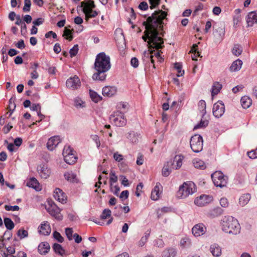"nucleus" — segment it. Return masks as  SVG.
I'll use <instances>...</instances> for the list:
<instances>
[{
    "instance_id": "nucleus-1",
    "label": "nucleus",
    "mask_w": 257,
    "mask_h": 257,
    "mask_svg": "<svg viewBox=\"0 0 257 257\" xmlns=\"http://www.w3.org/2000/svg\"><path fill=\"white\" fill-rule=\"evenodd\" d=\"M167 13L162 10L155 11L151 16L149 17L146 21L143 22V24L145 26V31L144 35L142 36V39L144 41H147L148 48L150 53H148L150 57L151 63L153 64L154 69L156 68L153 59V51L152 49L159 50L164 47V40L159 35L164 36L165 32L163 31V25L164 24L163 20L167 18Z\"/></svg>"
},
{
    "instance_id": "nucleus-2",
    "label": "nucleus",
    "mask_w": 257,
    "mask_h": 257,
    "mask_svg": "<svg viewBox=\"0 0 257 257\" xmlns=\"http://www.w3.org/2000/svg\"><path fill=\"white\" fill-rule=\"evenodd\" d=\"M110 59L105 53L101 52L97 55L94 69L96 71L93 75L92 78L94 80L103 81L106 79V73L110 69Z\"/></svg>"
},
{
    "instance_id": "nucleus-3",
    "label": "nucleus",
    "mask_w": 257,
    "mask_h": 257,
    "mask_svg": "<svg viewBox=\"0 0 257 257\" xmlns=\"http://www.w3.org/2000/svg\"><path fill=\"white\" fill-rule=\"evenodd\" d=\"M222 230L226 233L237 234L240 231V225L236 219L232 216H225L221 222Z\"/></svg>"
},
{
    "instance_id": "nucleus-4",
    "label": "nucleus",
    "mask_w": 257,
    "mask_h": 257,
    "mask_svg": "<svg viewBox=\"0 0 257 257\" xmlns=\"http://www.w3.org/2000/svg\"><path fill=\"white\" fill-rule=\"evenodd\" d=\"M195 184L192 181L184 182L180 186L176 196L178 198H185L196 192Z\"/></svg>"
},
{
    "instance_id": "nucleus-5",
    "label": "nucleus",
    "mask_w": 257,
    "mask_h": 257,
    "mask_svg": "<svg viewBox=\"0 0 257 257\" xmlns=\"http://www.w3.org/2000/svg\"><path fill=\"white\" fill-rule=\"evenodd\" d=\"M63 156L65 162L69 165L75 164L77 160L76 152L69 146L64 147Z\"/></svg>"
},
{
    "instance_id": "nucleus-6",
    "label": "nucleus",
    "mask_w": 257,
    "mask_h": 257,
    "mask_svg": "<svg viewBox=\"0 0 257 257\" xmlns=\"http://www.w3.org/2000/svg\"><path fill=\"white\" fill-rule=\"evenodd\" d=\"M203 139L199 135H195L191 138L190 145L194 152L199 153L203 149Z\"/></svg>"
},
{
    "instance_id": "nucleus-7",
    "label": "nucleus",
    "mask_w": 257,
    "mask_h": 257,
    "mask_svg": "<svg viewBox=\"0 0 257 257\" xmlns=\"http://www.w3.org/2000/svg\"><path fill=\"white\" fill-rule=\"evenodd\" d=\"M211 178L217 187H223L226 185L227 178L220 171H216L211 175Z\"/></svg>"
},
{
    "instance_id": "nucleus-8",
    "label": "nucleus",
    "mask_w": 257,
    "mask_h": 257,
    "mask_svg": "<svg viewBox=\"0 0 257 257\" xmlns=\"http://www.w3.org/2000/svg\"><path fill=\"white\" fill-rule=\"evenodd\" d=\"M110 119L117 126H123L126 123L123 113L119 111H115L110 116Z\"/></svg>"
},
{
    "instance_id": "nucleus-9",
    "label": "nucleus",
    "mask_w": 257,
    "mask_h": 257,
    "mask_svg": "<svg viewBox=\"0 0 257 257\" xmlns=\"http://www.w3.org/2000/svg\"><path fill=\"white\" fill-rule=\"evenodd\" d=\"M49 213L58 221L62 220L63 216L61 213V209L54 203L51 204L47 208Z\"/></svg>"
},
{
    "instance_id": "nucleus-10",
    "label": "nucleus",
    "mask_w": 257,
    "mask_h": 257,
    "mask_svg": "<svg viewBox=\"0 0 257 257\" xmlns=\"http://www.w3.org/2000/svg\"><path fill=\"white\" fill-rule=\"evenodd\" d=\"M225 111V106L221 101H218L214 104L213 106V114L217 118H219L222 116Z\"/></svg>"
},
{
    "instance_id": "nucleus-11",
    "label": "nucleus",
    "mask_w": 257,
    "mask_h": 257,
    "mask_svg": "<svg viewBox=\"0 0 257 257\" xmlns=\"http://www.w3.org/2000/svg\"><path fill=\"white\" fill-rule=\"evenodd\" d=\"M66 86L73 90L78 89L81 85L79 77L76 75L68 78L66 82Z\"/></svg>"
},
{
    "instance_id": "nucleus-12",
    "label": "nucleus",
    "mask_w": 257,
    "mask_h": 257,
    "mask_svg": "<svg viewBox=\"0 0 257 257\" xmlns=\"http://www.w3.org/2000/svg\"><path fill=\"white\" fill-rule=\"evenodd\" d=\"M212 200V197L206 195H201L199 197L196 198L194 203L198 206H204Z\"/></svg>"
},
{
    "instance_id": "nucleus-13",
    "label": "nucleus",
    "mask_w": 257,
    "mask_h": 257,
    "mask_svg": "<svg viewBox=\"0 0 257 257\" xmlns=\"http://www.w3.org/2000/svg\"><path fill=\"white\" fill-rule=\"evenodd\" d=\"M206 228L203 223H198L195 225L192 228V232L195 236H200L204 234Z\"/></svg>"
},
{
    "instance_id": "nucleus-14",
    "label": "nucleus",
    "mask_w": 257,
    "mask_h": 257,
    "mask_svg": "<svg viewBox=\"0 0 257 257\" xmlns=\"http://www.w3.org/2000/svg\"><path fill=\"white\" fill-rule=\"evenodd\" d=\"M38 172L42 178L47 179L50 176L51 170L46 164H41L38 167Z\"/></svg>"
},
{
    "instance_id": "nucleus-15",
    "label": "nucleus",
    "mask_w": 257,
    "mask_h": 257,
    "mask_svg": "<svg viewBox=\"0 0 257 257\" xmlns=\"http://www.w3.org/2000/svg\"><path fill=\"white\" fill-rule=\"evenodd\" d=\"M162 190V186L160 183H157L152 191L151 198L153 200H157L160 198Z\"/></svg>"
},
{
    "instance_id": "nucleus-16",
    "label": "nucleus",
    "mask_w": 257,
    "mask_h": 257,
    "mask_svg": "<svg viewBox=\"0 0 257 257\" xmlns=\"http://www.w3.org/2000/svg\"><path fill=\"white\" fill-rule=\"evenodd\" d=\"M54 197L55 199L62 203H65L67 200V196L59 189L56 188L54 191Z\"/></svg>"
},
{
    "instance_id": "nucleus-17",
    "label": "nucleus",
    "mask_w": 257,
    "mask_h": 257,
    "mask_svg": "<svg viewBox=\"0 0 257 257\" xmlns=\"http://www.w3.org/2000/svg\"><path fill=\"white\" fill-rule=\"evenodd\" d=\"M246 21L248 27H252L254 24L257 23V11L249 13L246 18Z\"/></svg>"
},
{
    "instance_id": "nucleus-18",
    "label": "nucleus",
    "mask_w": 257,
    "mask_h": 257,
    "mask_svg": "<svg viewBox=\"0 0 257 257\" xmlns=\"http://www.w3.org/2000/svg\"><path fill=\"white\" fill-rule=\"evenodd\" d=\"M38 229L40 233L44 235H48L50 234L51 231L50 225L48 222L46 221L42 222Z\"/></svg>"
},
{
    "instance_id": "nucleus-19",
    "label": "nucleus",
    "mask_w": 257,
    "mask_h": 257,
    "mask_svg": "<svg viewBox=\"0 0 257 257\" xmlns=\"http://www.w3.org/2000/svg\"><path fill=\"white\" fill-rule=\"evenodd\" d=\"M61 142L60 137L54 136L50 138L47 142V148L52 151Z\"/></svg>"
},
{
    "instance_id": "nucleus-20",
    "label": "nucleus",
    "mask_w": 257,
    "mask_h": 257,
    "mask_svg": "<svg viewBox=\"0 0 257 257\" xmlns=\"http://www.w3.org/2000/svg\"><path fill=\"white\" fill-rule=\"evenodd\" d=\"M116 92L117 89L115 87L107 86L103 88L102 93L104 96L111 97L115 94Z\"/></svg>"
},
{
    "instance_id": "nucleus-21",
    "label": "nucleus",
    "mask_w": 257,
    "mask_h": 257,
    "mask_svg": "<svg viewBox=\"0 0 257 257\" xmlns=\"http://www.w3.org/2000/svg\"><path fill=\"white\" fill-rule=\"evenodd\" d=\"M50 249V246L47 242H41L38 248V251L41 254H46L49 251Z\"/></svg>"
},
{
    "instance_id": "nucleus-22",
    "label": "nucleus",
    "mask_w": 257,
    "mask_h": 257,
    "mask_svg": "<svg viewBox=\"0 0 257 257\" xmlns=\"http://www.w3.org/2000/svg\"><path fill=\"white\" fill-rule=\"evenodd\" d=\"M27 186L33 188L37 191H40L41 190V186L38 180L35 178H32L27 183Z\"/></svg>"
},
{
    "instance_id": "nucleus-23",
    "label": "nucleus",
    "mask_w": 257,
    "mask_h": 257,
    "mask_svg": "<svg viewBox=\"0 0 257 257\" xmlns=\"http://www.w3.org/2000/svg\"><path fill=\"white\" fill-rule=\"evenodd\" d=\"M223 210L219 207H215L210 210L207 212V216L211 218L217 217L223 213Z\"/></svg>"
},
{
    "instance_id": "nucleus-24",
    "label": "nucleus",
    "mask_w": 257,
    "mask_h": 257,
    "mask_svg": "<svg viewBox=\"0 0 257 257\" xmlns=\"http://www.w3.org/2000/svg\"><path fill=\"white\" fill-rule=\"evenodd\" d=\"M184 159V156L182 155H176L174 158L173 163L170 162L172 166L175 165V169L180 168L182 165V161Z\"/></svg>"
},
{
    "instance_id": "nucleus-25",
    "label": "nucleus",
    "mask_w": 257,
    "mask_h": 257,
    "mask_svg": "<svg viewBox=\"0 0 257 257\" xmlns=\"http://www.w3.org/2000/svg\"><path fill=\"white\" fill-rule=\"evenodd\" d=\"M210 250L214 256H219L221 254V248L217 244H212L210 247Z\"/></svg>"
},
{
    "instance_id": "nucleus-26",
    "label": "nucleus",
    "mask_w": 257,
    "mask_h": 257,
    "mask_svg": "<svg viewBox=\"0 0 257 257\" xmlns=\"http://www.w3.org/2000/svg\"><path fill=\"white\" fill-rule=\"evenodd\" d=\"M69 28H70V26L68 27H66L65 28L63 37H65L66 39L68 40L69 41H71L73 39V33L74 32L73 29L70 30Z\"/></svg>"
},
{
    "instance_id": "nucleus-27",
    "label": "nucleus",
    "mask_w": 257,
    "mask_h": 257,
    "mask_svg": "<svg viewBox=\"0 0 257 257\" xmlns=\"http://www.w3.org/2000/svg\"><path fill=\"white\" fill-rule=\"evenodd\" d=\"M242 65V61L240 59H237L232 63L229 68L230 71L231 72L238 71L241 69Z\"/></svg>"
},
{
    "instance_id": "nucleus-28",
    "label": "nucleus",
    "mask_w": 257,
    "mask_h": 257,
    "mask_svg": "<svg viewBox=\"0 0 257 257\" xmlns=\"http://www.w3.org/2000/svg\"><path fill=\"white\" fill-rule=\"evenodd\" d=\"M111 211L110 210H109V209H105L101 216H100V218L101 219H105L107 218H109V220H108L107 222V224H110L112 222V220H113V218L112 217H111Z\"/></svg>"
},
{
    "instance_id": "nucleus-29",
    "label": "nucleus",
    "mask_w": 257,
    "mask_h": 257,
    "mask_svg": "<svg viewBox=\"0 0 257 257\" xmlns=\"http://www.w3.org/2000/svg\"><path fill=\"white\" fill-rule=\"evenodd\" d=\"M240 103L243 108H248L252 103V100L247 96H244L240 99Z\"/></svg>"
},
{
    "instance_id": "nucleus-30",
    "label": "nucleus",
    "mask_w": 257,
    "mask_h": 257,
    "mask_svg": "<svg viewBox=\"0 0 257 257\" xmlns=\"http://www.w3.org/2000/svg\"><path fill=\"white\" fill-rule=\"evenodd\" d=\"M81 7H83V11L93 10L96 7L94 2L93 1L85 3L81 2Z\"/></svg>"
},
{
    "instance_id": "nucleus-31",
    "label": "nucleus",
    "mask_w": 257,
    "mask_h": 257,
    "mask_svg": "<svg viewBox=\"0 0 257 257\" xmlns=\"http://www.w3.org/2000/svg\"><path fill=\"white\" fill-rule=\"evenodd\" d=\"M240 12V9H237L234 10L235 15L233 18L234 27H236L241 21Z\"/></svg>"
},
{
    "instance_id": "nucleus-32",
    "label": "nucleus",
    "mask_w": 257,
    "mask_h": 257,
    "mask_svg": "<svg viewBox=\"0 0 257 257\" xmlns=\"http://www.w3.org/2000/svg\"><path fill=\"white\" fill-rule=\"evenodd\" d=\"M213 35L218 40H222L224 35V31L221 28L218 27L213 31Z\"/></svg>"
},
{
    "instance_id": "nucleus-33",
    "label": "nucleus",
    "mask_w": 257,
    "mask_h": 257,
    "mask_svg": "<svg viewBox=\"0 0 257 257\" xmlns=\"http://www.w3.org/2000/svg\"><path fill=\"white\" fill-rule=\"evenodd\" d=\"M52 247L56 253L61 256H63L65 254V250L61 245L57 243H55L53 244Z\"/></svg>"
},
{
    "instance_id": "nucleus-34",
    "label": "nucleus",
    "mask_w": 257,
    "mask_h": 257,
    "mask_svg": "<svg viewBox=\"0 0 257 257\" xmlns=\"http://www.w3.org/2000/svg\"><path fill=\"white\" fill-rule=\"evenodd\" d=\"M250 195L249 194H245L242 195L239 199V203L241 206L246 205L250 199Z\"/></svg>"
},
{
    "instance_id": "nucleus-35",
    "label": "nucleus",
    "mask_w": 257,
    "mask_h": 257,
    "mask_svg": "<svg viewBox=\"0 0 257 257\" xmlns=\"http://www.w3.org/2000/svg\"><path fill=\"white\" fill-rule=\"evenodd\" d=\"M192 163L196 168L203 170L206 168L204 162L199 159H194L192 161Z\"/></svg>"
},
{
    "instance_id": "nucleus-36",
    "label": "nucleus",
    "mask_w": 257,
    "mask_h": 257,
    "mask_svg": "<svg viewBox=\"0 0 257 257\" xmlns=\"http://www.w3.org/2000/svg\"><path fill=\"white\" fill-rule=\"evenodd\" d=\"M176 252L173 248L164 250L162 254V257H175Z\"/></svg>"
},
{
    "instance_id": "nucleus-37",
    "label": "nucleus",
    "mask_w": 257,
    "mask_h": 257,
    "mask_svg": "<svg viewBox=\"0 0 257 257\" xmlns=\"http://www.w3.org/2000/svg\"><path fill=\"white\" fill-rule=\"evenodd\" d=\"M64 176L66 180L70 182H74L77 181L76 176L72 171L65 172Z\"/></svg>"
},
{
    "instance_id": "nucleus-38",
    "label": "nucleus",
    "mask_w": 257,
    "mask_h": 257,
    "mask_svg": "<svg viewBox=\"0 0 257 257\" xmlns=\"http://www.w3.org/2000/svg\"><path fill=\"white\" fill-rule=\"evenodd\" d=\"M85 16V20L88 21L90 18H95L96 17L98 13L96 11L91 10L87 11H83Z\"/></svg>"
},
{
    "instance_id": "nucleus-39",
    "label": "nucleus",
    "mask_w": 257,
    "mask_h": 257,
    "mask_svg": "<svg viewBox=\"0 0 257 257\" xmlns=\"http://www.w3.org/2000/svg\"><path fill=\"white\" fill-rule=\"evenodd\" d=\"M221 88L222 85L220 83H219L218 82H214L212 88V95L214 96L217 94Z\"/></svg>"
},
{
    "instance_id": "nucleus-40",
    "label": "nucleus",
    "mask_w": 257,
    "mask_h": 257,
    "mask_svg": "<svg viewBox=\"0 0 257 257\" xmlns=\"http://www.w3.org/2000/svg\"><path fill=\"white\" fill-rule=\"evenodd\" d=\"M89 93L91 99L94 102L97 103L102 100V97L94 91L90 90Z\"/></svg>"
},
{
    "instance_id": "nucleus-41",
    "label": "nucleus",
    "mask_w": 257,
    "mask_h": 257,
    "mask_svg": "<svg viewBox=\"0 0 257 257\" xmlns=\"http://www.w3.org/2000/svg\"><path fill=\"white\" fill-rule=\"evenodd\" d=\"M206 102L203 100H201L199 101L198 103V109L200 111L202 117H203L206 114Z\"/></svg>"
},
{
    "instance_id": "nucleus-42",
    "label": "nucleus",
    "mask_w": 257,
    "mask_h": 257,
    "mask_svg": "<svg viewBox=\"0 0 257 257\" xmlns=\"http://www.w3.org/2000/svg\"><path fill=\"white\" fill-rule=\"evenodd\" d=\"M232 54L235 56H239L242 52V48L239 44H235L232 49Z\"/></svg>"
},
{
    "instance_id": "nucleus-43",
    "label": "nucleus",
    "mask_w": 257,
    "mask_h": 257,
    "mask_svg": "<svg viewBox=\"0 0 257 257\" xmlns=\"http://www.w3.org/2000/svg\"><path fill=\"white\" fill-rule=\"evenodd\" d=\"M172 166L171 165L170 162H167L166 164H165L162 171V175L164 177L168 176L171 172V170L170 168V166Z\"/></svg>"
},
{
    "instance_id": "nucleus-44",
    "label": "nucleus",
    "mask_w": 257,
    "mask_h": 257,
    "mask_svg": "<svg viewBox=\"0 0 257 257\" xmlns=\"http://www.w3.org/2000/svg\"><path fill=\"white\" fill-rule=\"evenodd\" d=\"M4 223L6 228L9 230H12L15 227V224L13 221L10 218H4Z\"/></svg>"
},
{
    "instance_id": "nucleus-45",
    "label": "nucleus",
    "mask_w": 257,
    "mask_h": 257,
    "mask_svg": "<svg viewBox=\"0 0 257 257\" xmlns=\"http://www.w3.org/2000/svg\"><path fill=\"white\" fill-rule=\"evenodd\" d=\"M174 68L177 70L178 77L182 76L184 74V71L182 70V65L181 63H175L174 64Z\"/></svg>"
},
{
    "instance_id": "nucleus-46",
    "label": "nucleus",
    "mask_w": 257,
    "mask_h": 257,
    "mask_svg": "<svg viewBox=\"0 0 257 257\" xmlns=\"http://www.w3.org/2000/svg\"><path fill=\"white\" fill-rule=\"evenodd\" d=\"M118 178L114 172H111L110 173V190L113 191L112 185L113 184L116 183L117 181Z\"/></svg>"
},
{
    "instance_id": "nucleus-47",
    "label": "nucleus",
    "mask_w": 257,
    "mask_h": 257,
    "mask_svg": "<svg viewBox=\"0 0 257 257\" xmlns=\"http://www.w3.org/2000/svg\"><path fill=\"white\" fill-rule=\"evenodd\" d=\"M208 120L201 119L199 123H198L195 126H194V130H196L199 128L205 127L208 125Z\"/></svg>"
},
{
    "instance_id": "nucleus-48",
    "label": "nucleus",
    "mask_w": 257,
    "mask_h": 257,
    "mask_svg": "<svg viewBox=\"0 0 257 257\" xmlns=\"http://www.w3.org/2000/svg\"><path fill=\"white\" fill-rule=\"evenodd\" d=\"M31 6V0H25L24 1V6L23 10L24 12L28 13L30 11Z\"/></svg>"
},
{
    "instance_id": "nucleus-49",
    "label": "nucleus",
    "mask_w": 257,
    "mask_h": 257,
    "mask_svg": "<svg viewBox=\"0 0 257 257\" xmlns=\"http://www.w3.org/2000/svg\"><path fill=\"white\" fill-rule=\"evenodd\" d=\"M190 239L188 237L183 238L180 241L181 245L184 247L190 246Z\"/></svg>"
},
{
    "instance_id": "nucleus-50",
    "label": "nucleus",
    "mask_w": 257,
    "mask_h": 257,
    "mask_svg": "<svg viewBox=\"0 0 257 257\" xmlns=\"http://www.w3.org/2000/svg\"><path fill=\"white\" fill-rule=\"evenodd\" d=\"M78 51V45H75L70 50L69 53L71 58L75 56Z\"/></svg>"
},
{
    "instance_id": "nucleus-51",
    "label": "nucleus",
    "mask_w": 257,
    "mask_h": 257,
    "mask_svg": "<svg viewBox=\"0 0 257 257\" xmlns=\"http://www.w3.org/2000/svg\"><path fill=\"white\" fill-rule=\"evenodd\" d=\"M149 1L150 4V9H154L160 5L161 0H149Z\"/></svg>"
},
{
    "instance_id": "nucleus-52",
    "label": "nucleus",
    "mask_w": 257,
    "mask_h": 257,
    "mask_svg": "<svg viewBox=\"0 0 257 257\" xmlns=\"http://www.w3.org/2000/svg\"><path fill=\"white\" fill-rule=\"evenodd\" d=\"M18 235L20 238H24L27 237L28 235V232L27 230L24 229H19L17 233Z\"/></svg>"
},
{
    "instance_id": "nucleus-53",
    "label": "nucleus",
    "mask_w": 257,
    "mask_h": 257,
    "mask_svg": "<svg viewBox=\"0 0 257 257\" xmlns=\"http://www.w3.org/2000/svg\"><path fill=\"white\" fill-rule=\"evenodd\" d=\"M73 231L71 228H66L65 229L66 234L69 240H71L73 239Z\"/></svg>"
},
{
    "instance_id": "nucleus-54",
    "label": "nucleus",
    "mask_w": 257,
    "mask_h": 257,
    "mask_svg": "<svg viewBox=\"0 0 257 257\" xmlns=\"http://www.w3.org/2000/svg\"><path fill=\"white\" fill-rule=\"evenodd\" d=\"M12 237V233L10 231H6L0 240L3 241L4 239L9 240Z\"/></svg>"
},
{
    "instance_id": "nucleus-55",
    "label": "nucleus",
    "mask_w": 257,
    "mask_h": 257,
    "mask_svg": "<svg viewBox=\"0 0 257 257\" xmlns=\"http://www.w3.org/2000/svg\"><path fill=\"white\" fill-rule=\"evenodd\" d=\"M54 237L58 240L59 242H62L64 241L63 237L61 236L60 233L56 231L53 233Z\"/></svg>"
},
{
    "instance_id": "nucleus-56",
    "label": "nucleus",
    "mask_w": 257,
    "mask_h": 257,
    "mask_svg": "<svg viewBox=\"0 0 257 257\" xmlns=\"http://www.w3.org/2000/svg\"><path fill=\"white\" fill-rule=\"evenodd\" d=\"M220 204L222 207L226 208L228 206L229 202L227 198L223 197L220 200Z\"/></svg>"
},
{
    "instance_id": "nucleus-57",
    "label": "nucleus",
    "mask_w": 257,
    "mask_h": 257,
    "mask_svg": "<svg viewBox=\"0 0 257 257\" xmlns=\"http://www.w3.org/2000/svg\"><path fill=\"white\" fill-rule=\"evenodd\" d=\"M5 208L7 211H18L19 210V207L17 205L10 206L6 205Z\"/></svg>"
},
{
    "instance_id": "nucleus-58",
    "label": "nucleus",
    "mask_w": 257,
    "mask_h": 257,
    "mask_svg": "<svg viewBox=\"0 0 257 257\" xmlns=\"http://www.w3.org/2000/svg\"><path fill=\"white\" fill-rule=\"evenodd\" d=\"M143 184L142 183H140L137 186L136 195L137 196L139 197L140 196V193L142 192V189L143 188Z\"/></svg>"
},
{
    "instance_id": "nucleus-59",
    "label": "nucleus",
    "mask_w": 257,
    "mask_h": 257,
    "mask_svg": "<svg viewBox=\"0 0 257 257\" xmlns=\"http://www.w3.org/2000/svg\"><path fill=\"white\" fill-rule=\"evenodd\" d=\"M114 159L117 162H120L123 159V156L119 154L118 152H115L113 154Z\"/></svg>"
},
{
    "instance_id": "nucleus-60",
    "label": "nucleus",
    "mask_w": 257,
    "mask_h": 257,
    "mask_svg": "<svg viewBox=\"0 0 257 257\" xmlns=\"http://www.w3.org/2000/svg\"><path fill=\"white\" fill-rule=\"evenodd\" d=\"M139 8L143 11L147 10L148 9V5L147 2H142L139 5Z\"/></svg>"
},
{
    "instance_id": "nucleus-61",
    "label": "nucleus",
    "mask_w": 257,
    "mask_h": 257,
    "mask_svg": "<svg viewBox=\"0 0 257 257\" xmlns=\"http://www.w3.org/2000/svg\"><path fill=\"white\" fill-rule=\"evenodd\" d=\"M44 22V19L42 18H39L37 19L36 20L33 22V23L35 26H40L43 24Z\"/></svg>"
},
{
    "instance_id": "nucleus-62",
    "label": "nucleus",
    "mask_w": 257,
    "mask_h": 257,
    "mask_svg": "<svg viewBox=\"0 0 257 257\" xmlns=\"http://www.w3.org/2000/svg\"><path fill=\"white\" fill-rule=\"evenodd\" d=\"M131 64L133 67L134 68H137L139 66L138 59L136 57L132 58L131 60Z\"/></svg>"
},
{
    "instance_id": "nucleus-63",
    "label": "nucleus",
    "mask_w": 257,
    "mask_h": 257,
    "mask_svg": "<svg viewBox=\"0 0 257 257\" xmlns=\"http://www.w3.org/2000/svg\"><path fill=\"white\" fill-rule=\"evenodd\" d=\"M15 46L19 49H23L25 47V44L23 40H20L17 43L15 44Z\"/></svg>"
},
{
    "instance_id": "nucleus-64",
    "label": "nucleus",
    "mask_w": 257,
    "mask_h": 257,
    "mask_svg": "<svg viewBox=\"0 0 257 257\" xmlns=\"http://www.w3.org/2000/svg\"><path fill=\"white\" fill-rule=\"evenodd\" d=\"M243 88H244V86L242 85H239L234 87L232 89V91L234 93H236L237 92H239V91L242 90Z\"/></svg>"
}]
</instances>
